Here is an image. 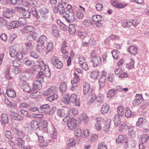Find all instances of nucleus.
Instances as JSON below:
<instances>
[{"instance_id":"obj_44","label":"nucleus","mask_w":149,"mask_h":149,"mask_svg":"<svg viewBox=\"0 0 149 149\" xmlns=\"http://www.w3.org/2000/svg\"><path fill=\"white\" fill-rule=\"evenodd\" d=\"M124 108L120 106L117 108V112L118 115L120 117H122L124 115Z\"/></svg>"},{"instance_id":"obj_14","label":"nucleus","mask_w":149,"mask_h":149,"mask_svg":"<svg viewBox=\"0 0 149 149\" xmlns=\"http://www.w3.org/2000/svg\"><path fill=\"white\" fill-rule=\"evenodd\" d=\"M51 62L53 65L57 68L61 69L63 65V64L62 62L58 58H54L52 60Z\"/></svg>"},{"instance_id":"obj_23","label":"nucleus","mask_w":149,"mask_h":149,"mask_svg":"<svg viewBox=\"0 0 149 149\" xmlns=\"http://www.w3.org/2000/svg\"><path fill=\"white\" fill-rule=\"evenodd\" d=\"M138 48L134 46H130L128 49V52L132 55H135L137 53Z\"/></svg>"},{"instance_id":"obj_33","label":"nucleus","mask_w":149,"mask_h":149,"mask_svg":"<svg viewBox=\"0 0 149 149\" xmlns=\"http://www.w3.org/2000/svg\"><path fill=\"white\" fill-rule=\"evenodd\" d=\"M109 109V106L107 104H103L101 109V112L102 114H105L108 112Z\"/></svg>"},{"instance_id":"obj_35","label":"nucleus","mask_w":149,"mask_h":149,"mask_svg":"<svg viewBox=\"0 0 149 149\" xmlns=\"http://www.w3.org/2000/svg\"><path fill=\"white\" fill-rule=\"evenodd\" d=\"M37 36V34L36 33H32L28 35L27 37V39L29 41H32L36 39Z\"/></svg>"},{"instance_id":"obj_5","label":"nucleus","mask_w":149,"mask_h":149,"mask_svg":"<svg viewBox=\"0 0 149 149\" xmlns=\"http://www.w3.org/2000/svg\"><path fill=\"white\" fill-rule=\"evenodd\" d=\"M49 12V10L46 8H43L39 10L40 14V19L42 20H45L48 18L47 13Z\"/></svg>"},{"instance_id":"obj_61","label":"nucleus","mask_w":149,"mask_h":149,"mask_svg":"<svg viewBox=\"0 0 149 149\" xmlns=\"http://www.w3.org/2000/svg\"><path fill=\"white\" fill-rule=\"evenodd\" d=\"M53 44L52 42H50L48 43L47 45V52H46V54H47L53 49Z\"/></svg>"},{"instance_id":"obj_8","label":"nucleus","mask_w":149,"mask_h":149,"mask_svg":"<svg viewBox=\"0 0 149 149\" xmlns=\"http://www.w3.org/2000/svg\"><path fill=\"white\" fill-rule=\"evenodd\" d=\"M16 9H13L12 8H7L6 11L3 13V15L4 17L7 18H10L12 17L13 13L16 12Z\"/></svg>"},{"instance_id":"obj_2","label":"nucleus","mask_w":149,"mask_h":149,"mask_svg":"<svg viewBox=\"0 0 149 149\" xmlns=\"http://www.w3.org/2000/svg\"><path fill=\"white\" fill-rule=\"evenodd\" d=\"M50 110V106L47 104H45L40 106V107L37 109L36 107H33L29 109L30 112H35L38 111L39 112L46 113H48Z\"/></svg>"},{"instance_id":"obj_11","label":"nucleus","mask_w":149,"mask_h":149,"mask_svg":"<svg viewBox=\"0 0 149 149\" xmlns=\"http://www.w3.org/2000/svg\"><path fill=\"white\" fill-rule=\"evenodd\" d=\"M91 61L93 63V66L96 67L100 64L101 59L99 56H96L95 57H93L92 58H91Z\"/></svg>"},{"instance_id":"obj_18","label":"nucleus","mask_w":149,"mask_h":149,"mask_svg":"<svg viewBox=\"0 0 149 149\" xmlns=\"http://www.w3.org/2000/svg\"><path fill=\"white\" fill-rule=\"evenodd\" d=\"M32 92L37 90H39L42 88V84L40 83L35 81L32 85Z\"/></svg>"},{"instance_id":"obj_32","label":"nucleus","mask_w":149,"mask_h":149,"mask_svg":"<svg viewBox=\"0 0 149 149\" xmlns=\"http://www.w3.org/2000/svg\"><path fill=\"white\" fill-rule=\"evenodd\" d=\"M56 114L60 118L64 117L67 115L66 111L63 109H58L57 111Z\"/></svg>"},{"instance_id":"obj_12","label":"nucleus","mask_w":149,"mask_h":149,"mask_svg":"<svg viewBox=\"0 0 149 149\" xmlns=\"http://www.w3.org/2000/svg\"><path fill=\"white\" fill-rule=\"evenodd\" d=\"M70 100V102L74 103L75 105L79 106H80V100L78 99L77 98V95L74 94H73L71 95H69Z\"/></svg>"},{"instance_id":"obj_50","label":"nucleus","mask_w":149,"mask_h":149,"mask_svg":"<svg viewBox=\"0 0 149 149\" xmlns=\"http://www.w3.org/2000/svg\"><path fill=\"white\" fill-rule=\"evenodd\" d=\"M149 136L147 134L143 135L141 137V140L142 143H146L149 139Z\"/></svg>"},{"instance_id":"obj_40","label":"nucleus","mask_w":149,"mask_h":149,"mask_svg":"<svg viewBox=\"0 0 149 149\" xmlns=\"http://www.w3.org/2000/svg\"><path fill=\"white\" fill-rule=\"evenodd\" d=\"M76 25L74 24H70L69 26L68 31L71 34L75 33L76 31Z\"/></svg>"},{"instance_id":"obj_15","label":"nucleus","mask_w":149,"mask_h":149,"mask_svg":"<svg viewBox=\"0 0 149 149\" xmlns=\"http://www.w3.org/2000/svg\"><path fill=\"white\" fill-rule=\"evenodd\" d=\"M148 123V121L146 119L143 117H140L137 121L136 123V127H141L142 126L144 125V124H147Z\"/></svg>"},{"instance_id":"obj_9","label":"nucleus","mask_w":149,"mask_h":149,"mask_svg":"<svg viewBox=\"0 0 149 149\" xmlns=\"http://www.w3.org/2000/svg\"><path fill=\"white\" fill-rule=\"evenodd\" d=\"M65 13L67 16H63L67 22L68 23H71L73 22L75 20V19L74 16V14L71 12H69V13H67V11H66Z\"/></svg>"},{"instance_id":"obj_55","label":"nucleus","mask_w":149,"mask_h":149,"mask_svg":"<svg viewBox=\"0 0 149 149\" xmlns=\"http://www.w3.org/2000/svg\"><path fill=\"white\" fill-rule=\"evenodd\" d=\"M84 13L82 10H77V17L79 19H82L84 17Z\"/></svg>"},{"instance_id":"obj_37","label":"nucleus","mask_w":149,"mask_h":149,"mask_svg":"<svg viewBox=\"0 0 149 149\" xmlns=\"http://www.w3.org/2000/svg\"><path fill=\"white\" fill-rule=\"evenodd\" d=\"M106 79V77H102L100 76L99 80L100 84V88H102L105 85Z\"/></svg>"},{"instance_id":"obj_53","label":"nucleus","mask_w":149,"mask_h":149,"mask_svg":"<svg viewBox=\"0 0 149 149\" xmlns=\"http://www.w3.org/2000/svg\"><path fill=\"white\" fill-rule=\"evenodd\" d=\"M69 95L66 94L64 96L63 99L62 101L65 104H68L70 102V101H69Z\"/></svg>"},{"instance_id":"obj_28","label":"nucleus","mask_w":149,"mask_h":149,"mask_svg":"<svg viewBox=\"0 0 149 149\" xmlns=\"http://www.w3.org/2000/svg\"><path fill=\"white\" fill-rule=\"evenodd\" d=\"M6 93L8 96L10 97H14L16 96V94L15 91L10 88L7 89Z\"/></svg>"},{"instance_id":"obj_19","label":"nucleus","mask_w":149,"mask_h":149,"mask_svg":"<svg viewBox=\"0 0 149 149\" xmlns=\"http://www.w3.org/2000/svg\"><path fill=\"white\" fill-rule=\"evenodd\" d=\"M1 120L0 122L1 125L5 126L6 124L8 123L9 119L7 114L5 113H2L1 116Z\"/></svg>"},{"instance_id":"obj_41","label":"nucleus","mask_w":149,"mask_h":149,"mask_svg":"<svg viewBox=\"0 0 149 149\" xmlns=\"http://www.w3.org/2000/svg\"><path fill=\"white\" fill-rule=\"evenodd\" d=\"M47 65H45L42 61H41L39 63V65H35V67L37 69H39L40 70H43L44 68H46Z\"/></svg>"},{"instance_id":"obj_10","label":"nucleus","mask_w":149,"mask_h":149,"mask_svg":"<svg viewBox=\"0 0 149 149\" xmlns=\"http://www.w3.org/2000/svg\"><path fill=\"white\" fill-rule=\"evenodd\" d=\"M15 9L17 10L20 9L22 13L23 16L25 18H28L30 17L31 15L30 10L29 11L28 10H26L24 8L22 7H16L15 8Z\"/></svg>"},{"instance_id":"obj_38","label":"nucleus","mask_w":149,"mask_h":149,"mask_svg":"<svg viewBox=\"0 0 149 149\" xmlns=\"http://www.w3.org/2000/svg\"><path fill=\"white\" fill-rule=\"evenodd\" d=\"M89 93L88 95L91 96V97L88 104H91L94 102L95 100V95L94 93L92 92V91L90 92Z\"/></svg>"},{"instance_id":"obj_62","label":"nucleus","mask_w":149,"mask_h":149,"mask_svg":"<svg viewBox=\"0 0 149 149\" xmlns=\"http://www.w3.org/2000/svg\"><path fill=\"white\" fill-rule=\"evenodd\" d=\"M92 23L91 21L87 19H85L83 22V25L86 27L89 26Z\"/></svg>"},{"instance_id":"obj_17","label":"nucleus","mask_w":149,"mask_h":149,"mask_svg":"<svg viewBox=\"0 0 149 149\" xmlns=\"http://www.w3.org/2000/svg\"><path fill=\"white\" fill-rule=\"evenodd\" d=\"M90 86L89 83H85L83 86V91L84 95H89V93L90 92L92 91L93 93H94L93 90L90 89Z\"/></svg>"},{"instance_id":"obj_25","label":"nucleus","mask_w":149,"mask_h":149,"mask_svg":"<svg viewBox=\"0 0 149 149\" xmlns=\"http://www.w3.org/2000/svg\"><path fill=\"white\" fill-rule=\"evenodd\" d=\"M40 122H39L37 120H32L31 122V127L34 130H37L39 128Z\"/></svg>"},{"instance_id":"obj_48","label":"nucleus","mask_w":149,"mask_h":149,"mask_svg":"<svg viewBox=\"0 0 149 149\" xmlns=\"http://www.w3.org/2000/svg\"><path fill=\"white\" fill-rule=\"evenodd\" d=\"M122 25L124 27H129L132 25L131 20L124 21L122 22Z\"/></svg>"},{"instance_id":"obj_45","label":"nucleus","mask_w":149,"mask_h":149,"mask_svg":"<svg viewBox=\"0 0 149 149\" xmlns=\"http://www.w3.org/2000/svg\"><path fill=\"white\" fill-rule=\"evenodd\" d=\"M125 116L126 118H129L133 116V115L132 114L131 111L129 108L127 107L125 108Z\"/></svg>"},{"instance_id":"obj_13","label":"nucleus","mask_w":149,"mask_h":149,"mask_svg":"<svg viewBox=\"0 0 149 149\" xmlns=\"http://www.w3.org/2000/svg\"><path fill=\"white\" fill-rule=\"evenodd\" d=\"M48 123L45 120H42L40 121V126L39 129L40 130H42L44 132H46L48 131L47 126Z\"/></svg>"},{"instance_id":"obj_47","label":"nucleus","mask_w":149,"mask_h":149,"mask_svg":"<svg viewBox=\"0 0 149 149\" xmlns=\"http://www.w3.org/2000/svg\"><path fill=\"white\" fill-rule=\"evenodd\" d=\"M130 61L129 63L126 64V68L128 69H132L134 67V61L132 58L130 59Z\"/></svg>"},{"instance_id":"obj_6","label":"nucleus","mask_w":149,"mask_h":149,"mask_svg":"<svg viewBox=\"0 0 149 149\" xmlns=\"http://www.w3.org/2000/svg\"><path fill=\"white\" fill-rule=\"evenodd\" d=\"M78 121L75 118H72L69 120L68 125L69 130H72L78 125Z\"/></svg>"},{"instance_id":"obj_7","label":"nucleus","mask_w":149,"mask_h":149,"mask_svg":"<svg viewBox=\"0 0 149 149\" xmlns=\"http://www.w3.org/2000/svg\"><path fill=\"white\" fill-rule=\"evenodd\" d=\"M58 89V88L56 86H51L46 90V91L44 93V94L45 95H57L56 93Z\"/></svg>"},{"instance_id":"obj_52","label":"nucleus","mask_w":149,"mask_h":149,"mask_svg":"<svg viewBox=\"0 0 149 149\" xmlns=\"http://www.w3.org/2000/svg\"><path fill=\"white\" fill-rule=\"evenodd\" d=\"M96 100L97 102L100 103L104 102V97L103 95L99 94L96 97Z\"/></svg>"},{"instance_id":"obj_43","label":"nucleus","mask_w":149,"mask_h":149,"mask_svg":"<svg viewBox=\"0 0 149 149\" xmlns=\"http://www.w3.org/2000/svg\"><path fill=\"white\" fill-rule=\"evenodd\" d=\"M67 88L66 83L64 82H62L60 85L59 89L61 92H65Z\"/></svg>"},{"instance_id":"obj_58","label":"nucleus","mask_w":149,"mask_h":149,"mask_svg":"<svg viewBox=\"0 0 149 149\" xmlns=\"http://www.w3.org/2000/svg\"><path fill=\"white\" fill-rule=\"evenodd\" d=\"M58 97V95H51L47 97V99L48 101L51 102L55 99H56Z\"/></svg>"},{"instance_id":"obj_34","label":"nucleus","mask_w":149,"mask_h":149,"mask_svg":"<svg viewBox=\"0 0 149 149\" xmlns=\"http://www.w3.org/2000/svg\"><path fill=\"white\" fill-rule=\"evenodd\" d=\"M31 14L32 15L33 17H35L37 19H39L40 16L38 15V12L36 8H33L30 9Z\"/></svg>"},{"instance_id":"obj_49","label":"nucleus","mask_w":149,"mask_h":149,"mask_svg":"<svg viewBox=\"0 0 149 149\" xmlns=\"http://www.w3.org/2000/svg\"><path fill=\"white\" fill-rule=\"evenodd\" d=\"M19 107L20 109H25L29 107L28 109L29 108L32 107H30V105L24 102L20 103L19 105Z\"/></svg>"},{"instance_id":"obj_24","label":"nucleus","mask_w":149,"mask_h":149,"mask_svg":"<svg viewBox=\"0 0 149 149\" xmlns=\"http://www.w3.org/2000/svg\"><path fill=\"white\" fill-rule=\"evenodd\" d=\"M121 117L117 114H115L113 118L115 125L117 127L121 123Z\"/></svg>"},{"instance_id":"obj_64","label":"nucleus","mask_w":149,"mask_h":149,"mask_svg":"<svg viewBox=\"0 0 149 149\" xmlns=\"http://www.w3.org/2000/svg\"><path fill=\"white\" fill-rule=\"evenodd\" d=\"M17 53L16 52L14 49L12 48H10L9 53L11 57H15Z\"/></svg>"},{"instance_id":"obj_63","label":"nucleus","mask_w":149,"mask_h":149,"mask_svg":"<svg viewBox=\"0 0 149 149\" xmlns=\"http://www.w3.org/2000/svg\"><path fill=\"white\" fill-rule=\"evenodd\" d=\"M10 26L11 27V29H14L19 26V25L17 23V21H14L11 22L10 24Z\"/></svg>"},{"instance_id":"obj_21","label":"nucleus","mask_w":149,"mask_h":149,"mask_svg":"<svg viewBox=\"0 0 149 149\" xmlns=\"http://www.w3.org/2000/svg\"><path fill=\"white\" fill-rule=\"evenodd\" d=\"M60 4L57 6V9L58 11L59 12L60 14H63L65 13V6H66L65 2H64Z\"/></svg>"},{"instance_id":"obj_16","label":"nucleus","mask_w":149,"mask_h":149,"mask_svg":"<svg viewBox=\"0 0 149 149\" xmlns=\"http://www.w3.org/2000/svg\"><path fill=\"white\" fill-rule=\"evenodd\" d=\"M11 129L14 133L18 137L17 138H21V139L24 138L25 134L22 132L19 131V130L14 127H12Z\"/></svg>"},{"instance_id":"obj_60","label":"nucleus","mask_w":149,"mask_h":149,"mask_svg":"<svg viewBox=\"0 0 149 149\" xmlns=\"http://www.w3.org/2000/svg\"><path fill=\"white\" fill-rule=\"evenodd\" d=\"M99 75V72L97 70L93 71L91 73V76L93 78H97Z\"/></svg>"},{"instance_id":"obj_4","label":"nucleus","mask_w":149,"mask_h":149,"mask_svg":"<svg viewBox=\"0 0 149 149\" xmlns=\"http://www.w3.org/2000/svg\"><path fill=\"white\" fill-rule=\"evenodd\" d=\"M116 142L118 144L120 143L124 144L125 145L124 147L125 148H127L128 147L127 139L124 135H119L118 139H116Z\"/></svg>"},{"instance_id":"obj_27","label":"nucleus","mask_w":149,"mask_h":149,"mask_svg":"<svg viewBox=\"0 0 149 149\" xmlns=\"http://www.w3.org/2000/svg\"><path fill=\"white\" fill-rule=\"evenodd\" d=\"M74 76L73 79L71 81V83L72 85L78 83L80 80L79 76L76 73H74Z\"/></svg>"},{"instance_id":"obj_31","label":"nucleus","mask_w":149,"mask_h":149,"mask_svg":"<svg viewBox=\"0 0 149 149\" xmlns=\"http://www.w3.org/2000/svg\"><path fill=\"white\" fill-rule=\"evenodd\" d=\"M23 90L27 93L32 92V88H31L29 84L27 83L24 84L22 86Z\"/></svg>"},{"instance_id":"obj_42","label":"nucleus","mask_w":149,"mask_h":149,"mask_svg":"<svg viewBox=\"0 0 149 149\" xmlns=\"http://www.w3.org/2000/svg\"><path fill=\"white\" fill-rule=\"evenodd\" d=\"M17 145L20 148H22L24 146L25 141L21 138H17Z\"/></svg>"},{"instance_id":"obj_36","label":"nucleus","mask_w":149,"mask_h":149,"mask_svg":"<svg viewBox=\"0 0 149 149\" xmlns=\"http://www.w3.org/2000/svg\"><path fill=\"white\" fill-rule=\"evenodd\" d=\"M92 19L95 22L100 21L103 22L104 18L100 15H95L93 16Z\"/></svg>"},{"instance_id":"obj_56","label":"nucleus","mask_w":149,"mask_h":149,"mask_svg":"<svg viewBox=\"0 0 149 149\" xmlns=\"http://www.w3.org/2000/svg\"><path fill=\"white\" fill-rule=\"evenodd\" d=\"M116 92V89H111L108 92V97H112L115 95Z\"/></svg>"},{"instance_id":"obj_51","label":"nucleus","mask_w":149,"mask_h":149,"mask_svg":"<svg viewBox=\"0 0 149 149\" xmlns=\"http://www.w3.org/2000/svg\"><path fill=\"white\" fill-rule=\"evenodd\" d=\"M81 118L83 120V122L85 124H87L88 123L89 120V118L86 114L85 113L82 114L81 115Z\"/></svg>"},{"instance_id":"obj_39","label":"nucleus","mask_w":149,"mask_h":149,"mask_svg":"<svg viewBox=\"0 0 149 149\" xmlns=\"http://www.w3.org/2000/svg\"><path fill=\"white\" fill-rule=\"evenodd\" d=\"M128 127V125L125 123L120 125L119 127V130L120 132L126 131Z\"/></svg>"},{"instance_id":"obj_26","label":"nucleus","mask_w":149,"mask_h":149,"mask_svg":"<svg viewBox=\"0 0 149 149\" xmlns=\"http://www.w3.org/2000/svg\"><path fill=\"white\" fill-rule=\"evenodd\" d=\"M34 30V28L31 26H28L25 27L23 29V32L24 33H31L33 32Z\"/></svg>"},{"instance_id":"obj_57","label":"nucleus","mask_w":149,"mask_h":149,"mask_svg":"<svg viewBox=\"0 0 149 149\" xmlns=\"http://www.w3.org/2000/svg\"><path fill=\"white\" fill-rule=\"evenodd\" d=\"M104 125V126L103 127V130L105 132H107L109 130L110 127V123L109 122H105Z\"/></svg>"},{"instance_id":"obj_46","label":"nucleus","mask_w":149,"mask_h":149,"mask_svg":"<svg viewBox=\"0 0 149 149\" xmlns=\"http://www.w3.org/2000/svg\"><path fill=\"white\" fill-rule=\"evenodd\" d=\"M45 71V75L48 77L50 78L51 76V72L49 68L48 65H47V67L43 70Z\"/></svg>"},{"instance_id":"obj_1","label":"nucleus","mask_w":149,"mask_h":149,"mask_svg":"<svg viewBox=\"0 0 149 149\" xmlns=\"http://www.w3.org/2000/svg\"><path fill=\"white\" fill-rule=\"evenodd\" d=\"M47 39L46 36L44 35L41 36L37 41V46L36 49L38 51L41 53L42 49L45 48L44 44L47 43Z\"/></svg>"},{"instance_id":"obj_59","label":"nucleus","mask_w":149,"mask_h":149,"mask_svg":"<svg viewBox=\"0 0 149 149\" xmlns=\"http://www.w3.org/2000/svg\"><path fill=\"white\" fill-rule=\"evenodd\" d=\"M67 143L69 146H74L76 144V141L72 138H71L68 142Z\"/></svg>"},{"instance_id":"obj_54","label":"nucleus","mask_w":149,"mask_h":149,"mask_svg":"<svg viewBox=\"0 0 149 149\" xmlns=\"http://www.w3.org/2000/svg\"><path fill=\"white\" fill-rule=\"evenodd\" d=\"M12 72L15 74H18L21 71V69L18 67H14L11 68Z\"/></svg>"},{"instance_id":"obj_29","label":"nucleus","mask_w":149,"mask_h":149,"mask_svg":"<svg viewBox=\"0 0 149 149\" xmlns=\"http://www.w3.org/2000/svg\"><path fill=\"white\" fill-rule=\"evenodd\" d=\"M57 132L54 126L52 125V129L50 132V135L51 136L53 139H55L57 137Z\"/></svg>"},{"instance_id":"obj_30","label":"nucleus","mask_w":149,"mask_h":149,"mask_svg":"<svg viewBox=\"0 0 149 149\" xmlns=\"http://www.w3.org/2000/svg\"><path fill=\"white\" fill-rule=\"evenodd\" d=\"M5 104L7 106L10 107H15L16 104L15 102L13 101L11 102L6 98H5L4 100Z\"/></svg>"},{"instance_id":"obj_22","label":"nucleus","mask_w":149,"mask_h":149,"mask_svg":"<svg viewBox=\"0 0 149 149\" xmlns=\"http://www.w3.org/2000/svg\"><path fill=\"white\" fill-rule=\"evenodd\" d=\"M77 36L81 39H84L88 34V32L86 31L77 30Z\"/></svg>"},{"instance_id":"obj_3","label":"nucleus","mask_w":149,"mask_h":149,"mask_svg":"<svg viewBox=\"0 0 149 149\" xmlns=\"http://www.w3.org/2000/svg\"><path fill=\"white\" fill-rule=\"evenodd\" d=\"M31 77V74L29 70H26L21 73L19 75V80L22 81H26L30 79Z\"/></svg>"},{"instance_id":"obj_20","label":"nucleus","mask_w":149,"mask_h":149,"mask_svg":"<svg viewBox=\"0 0 149 149\" xmlns=\"http://www.w3.org/2000/svg\"><path fill=\"white\" fill-rule=\"evenodd\" d=\"M111 4L114 7L119 8H124L126 5L122 4L120 2L115 0L111 1Z\"/></svg>"}]
</instances>
